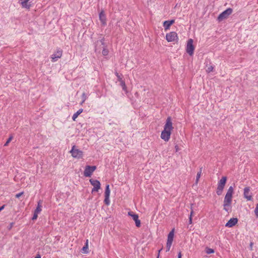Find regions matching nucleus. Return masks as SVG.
<instances>
[{
  "label": "nucleus",
  "instance_id": "obj_21",
  "mask_svg": "<svg viewBox=\"0 0 258 258\" xmlns=\"http://www.w3.org/2000/svg\"><path fill=\"white\" fill-rule=\"evenodd\" d=\"M88 240H87L85 245L82 248V251L83 253H87L88 252Z\"/></svg>",
  "mask_w": 258,
  "mask_h": 258
},
{
  "label": "nucleus",
  "instance_id": "obj_9",
  "mask_svg": "<svg viewBox=\"0 0 258 258\" xmlns=\"http://www.w3.org/2000/svg\"><path fill=\"white\" fill-rule=\"evenodd\" d=\"M89 181L91 184L93 186V188H92L91 191L92 193L98 191L101 186L100 182L98 180L94 179L92 178L90 179Z\"/></svg>",
  "mask_w": 258,
  "mask_h": 258
},
{
  "label": "nucleus",
  "instance_id": "obj_29",
  "mask_svg": "<svg viewBox=\"0 0 258 258\" xmlns=\"http://www.w3.org/2000/svg\"><path fill=\"white\" fill-rule=\"evenodd\" d=\"M13 138V137L12 136H11L9 139L7 140V142H6V143L5 144L4 146H7L8 145V144H9V143L12 140Z\"/></svg>",
  "mask_w": 258,
  "mask_h": 258
},
{
  "label": "nucleus",
  "instance_id": "obj_19",
  "mask_svg": "<svg viewBox=\"0 0 258 258\" xmlns=\"http://www.w3.org/2000/svg\"><path fill=\"white\" fill-rule=\"evenodd\" d=\"M83 109L81 108L79 109L76 113H75L72 116L73 120L75 121L78 116L83 112Z\"/></svg>",
  "mask_w": 258,
  "mask_h": 258
},
{
  "label": "nucleus",
  "instance_id": "obj_2",
  "mask_svg": "<svg viewBox=\"0 0 258 258\" xmlns=\"http://www.w3.org/2000/svg\"><path fill=\"white\" fill-rule=\"evenodd\" d=\"M226 176H222L221 179L218 181V186L216 189V193L217 195L220 196L222 195L223 190L226 183Z\"/></svg>",
  "mask_w": 258,
  "mask_h": 258
},
{
  "label": "nucleus",
  "instance_id": "obj_18",
  "mask_svg": "<svg viewBox=\"0 0 258 258\" xmlns=\"http://www.w3.org/2000/svg\"><path fill=\"white\" fill-rule=\"evenodd\" d=\"M99 19L103 25L106 24V17L103 11L99 13Z\"/></svg>",
  "mask_w": 258,
  "mask_h": 258
},
{
  "label": "nucleus",
  "instance_id": "obj_7",
  "mask_svg": "<svg viewBox=\"0 0 258 258\" xmlns=\"http://www.w3.org/2000/svg\"><path fill=\"white\" fill-rule=\"evenodd\" d=\"M193 40L192 39H189L187 42L186 51V52L190 56H192L194 54L195 46L193 45Z\"/></svg>",
  "mask_w": 258,
  "mask_h": 258
},
{
  "label": "nucleus",
  "instance_id": "obj_20",
  "mask_svg": "<svg viewBox=\"0 0 258 258\" xmlns=\"http://www.w3.org/2000/svg\"><path fill=\"white\" fill-rule=\"evenodd\" d=\"M116 76L117 77V78L118 79V80L120 81V85L121 86L122 89L124 90H125L126 87H125V83L123 81H121V79L120 76L118 75V73H116Z\"/></svg>",
  "mask_w": 258,
  "mask_h": 258
},
{
  "label": "nucleus",
  "instance_id": "obj_1",
  "mask_svg": "<svg viewBox=\"0 0 258 258\" xmlns=\"http://www.w3.org/2000/svg\"><path fill=\"white\" fill-rule=\"evenodd\" d=\"M173 128L171 118L170 116H168L166 119L164 130L161 132V138L166 142L168 141L170 139L171 131L173 130Z\"/></svg>",
  "mask_w": 258,
  "mask_h": 258
},
{
  "label": "nucleus",
  "instance_id": "obj_12",
  "mask_svg": "<svg viewBox=\"0 0 258 258\" xmlns=\"http://www.w3.org/2000/svg\"><path fill=\"white\" fill-rule=\"evenodd\" d=\"M62 51L61 49H57L53 54L51 55V61L55 62L62 56Z\"/></svg>",
  "mask_w": 258,
  "mask_h": 258
},
{
  "label": "nucleus",
  "instance_id": "obj_30",
  "mask_svg": "<svg viewBox=\"0 0 258 258\" xmlns=\"http://www.w3.org/2000/svg\"><path fill=\"white\" fill-rule=\"evenodd\" d=\"M213 69H214V67L213 66H210V67H209L207 68V69L206 70V72L208 73H210L213 71Z\"/></svg>",
  "mask_w": 258,
  "mask_h": 258
},
{
  "label": "nucleus",
  "instance_id": "obj_8",
  "mask_svg": "<svg viewBox=\"0 0 258 258\" xmlns=\"http://www.w3.org/2000/svg\"><path fill=\"white\" fill-rule=\"evenodd\" d=\"M166 39L168 42H177L178 37L177 34L175 32H170L166 34Z\"/></svg>",
  "mask_w": 258,
  "mask_h": 258
},
{
  "label": "nucleus",
  "instance_id": "obj_36",
  "mask_svg": "<svg viewBox=\"0 0 258 258\" xmlns=\"http://www.w3.org/2000/svg\"><path fill=\"white\" fill-rule=\"evenodd\" d=\"M4 207L5 205H3L1 207H0V212L4 209Z\"/></svg>",
  "mask_w": 258,
  "mask_h": 258
},
{
  "label": "nucleus",
  "instance_id": "obj_6",
  "mask_svg": "<svg viewBox=\"0 0 258 258\" xmlns=\"http://www.w3.org/2000/svg\"><path fill=\"white\" fill-rule=\"evenodd\" d=\"M70 153L72 154V156L74 158L80 159L83 157V152L78 149L76 148V146L74 145L72 147Z\"/></svg>",
  "mask_w": 258,
  "mask_h": 258
},
{
  "label": "nucleus",
  "instance_id": "obj_16",
  "mask_svg": "<svg viewBox=\"0 0 258 258\" xmlns=\"http://www.w3.org/2000/svg\"><path fill=\"white\" fill-rule=\"evenodd\" d=\"M174 20H170L164 21L163 22V27L165 30L169 29L170 27L174 23Z\"/></svg>",
  "mask_w": 258,
  "mask_h": 258
},
{
  "label": "nucleus",
  "instance_id": "obj_10",
  "mask_svg": "<svg viewBox=\"0 0 258 258\" xmlns=\"http://www.w3.org/2000/svg\"><path fill=\"white\" fill-rule=\"evenodd\" d=\"M96 169V167L95 166H86L84 171V175L85 177H90Z\"/></svg>",
  "mask_w": 258,
  "mask_h": 258
},
{
  "label": "nucleus",
  "instance_id": "obj_37",
  "mask_svg": "<svg viewBox=\"0 0 258 258\" xmlns=\"http://www.w3.org/2000/svg\"><path fill=\"white\" fill-rule=\"evenodd\" d=\"M193 214H194V211H193V210H191V211L190 212V215H189V216H191V218L193 215Z\"/></svg>",
  "mask_w": 258,
  "mask_h": 258
},
{
  "label": "nucleus",
  "instance_id": "obj_40",
  "mask_svg": "<svg viewBox=\"0 0 258 258\" xmlns=\"http://www.w3.org/2000/svg\"><path fill=\"white\" fill-rule=\"evenodd\" d=\"M127 215L129 216V212H127Z\"/></svg>",
  "mask_w": 258,
  "mask_h": 258
},
{
  "label": "nucleus",
  "instance_id": "obj_33",
  "mask_svg": "<svg viewBox=\"0 0 258 258\" xmlns=\"http://www.w3.org/2000/svg\"><path fill=\"white\" fill-rule=\"evenodd\" d=\"M188 222H189V224H192V218L191 217V216H189V220H188Z\"/></svg>",
  "mask_w": 258,
  "mask_h": 258
},
{
  "label": "nucleus",
  "instance_id": "obj_15",
  "mask_svg": "<svg viewBox=\"0 0 258 258\" xmlns=\"http://www.w3.org/2000/svg\"><path fill=\"white\" fill-rule=\"evenodd\" d=\"M237 222L238 219L237 218H232L226 223L225 226L231 228L235 226Z\"/></svg>",
  "mask_w": 258,
  "mask_h": 258
},
{
  "label": "nucleus",
  "instance_id": "obj_32",
  "mask_svg": "<svg viewBox=\"0 0 258 258\" xmlns=\"http://www.w3.org/2000/svg\"><path fill=\"white\" fill-rule=\"evenodd\" d=\"M23 194V192H20V193H18L16 195V197L17 198H19Z\"/></svg>",
  "mask_w": 258,
  "mask_h": 258
},
{
  "label": "nucleus",
  "instance_id": "obj_34",
  "mask_svg": "<svg viewBox=\"0 0 258 258\" xmlns=\"http://www.w3.org/2000/svg\"><path fill=\"white\" fill-rule=\"evenodd\" d=\"M181 251H179L178 253V258H181Z\"/></svg>",
  "mask_w": 258,
  "mask_h": 258
},
{
  "label": "nucleus",
  "instance_id": "obj_39",
  "mask_svg": "<svg viewBox=\"0 0 258 258\" xmlns=\"http://www.w3.org/2000/svg\"><path fill=\"white\" fill-rule=\"evenodd\" d=\"M35 258H41V256L39 254H37Z\"/></svg>",
  "mask_w": 258,
  "mask_h": 258
},
{
  "label": "nucleus",
  "instance_id": "obj_28",
  "mask_svg": "<svg viewBox=\"0 0 258 258\" xmlns=\"http://www.w3.org/2000/svg\"><path fill=\"white\" fill-rule=\"evenodd\" d=\"M171 245H172V243L167 242V243H166V251H168L170 250V249L171 248Z\"/></svg>",
  "mask_w": 258,
  "mask_h": 258
},
{
  "label": "nucleus",
  "instance_id": "obj_24",
  "mask_svg": "<svg viewBox=\"0 0 258 258\" xmlns=\"http://www.w3.org/2000/svg\"><path fill=\"white\" fill-rule=\"evenodd\" d=\"M202 171V167L200 168V171L197 173V176H196V183H198L199 181V180L201 176Z\"/></svg>",
  "mask_w": 258,
  "mask_h": 258
},
{
  "label": "nucleus",
  "instance_id": "obj_14",
  "mask_svg": "<svg viewBox=\"0 0 258 258\" xmlns=\"http://www.w3.org/2000/svg\"><path fill=\"white\" fill-rule=\"evenodd\" d=\"M244 197L248 201H251L252 199L251 193L250 192V187H245L244 188Z\"/></svg>",
  "mask_w": 258,
  "mask_h": 258
},
{
  "label": "nucleus",
  "instance_id": "obj_3",
  "mask_svg": "<svg viewBox=\"0 0 258 258\" xmlns=\"http://www.w3.org/2000/svg\"><path fill=\"white\" fill-rule=\"evenodd\" d=\"M234 192L233 187L232 186H230L226 192V194L225 196L224 199V203H225V205H228V204H231L232 203V195Z\"/></svg>",
  "mask_w": 258,
  "mask_h": 258
},
{
  "label": "nucleus",
  "instance_id": "obj_11",
  "mask_svg": "<svg viewBox=\"0 0 258 258\" xmlns=\"http://www.w3.org/2000/svg\"><path fill=\"white\" fill-rule=\"evenodd\" d=\"M130 217H132L133 219L135 222L136 226L139 228L141 226V220L139 219L138 214L134 213L133 212H130Z\"/></svg>",
  "mask_w": 258,
  "mask_h": 258
},
{
  "label": "nucleus",
  "instance_id": "obj_5",
  "mask_svg": "<svg viewBox=\"0 0 258 258\" xmlns=\"http://www.w3.org/2000/svg\"><path fill=\"white\" fill-rule=\"evenodd\" d=\"M96 43V45L95 46V51L96 52H97V51L100 52V49L97 47V45L100 44L101 45H103V49L102 50V54L104 56L107 55L108 54V49H107L105 48V43H104V38L101 39V40L97 41Z\"/></svg>",
  "mask_w": 258,
  "mask_h": 258
},
{
  "label": "nucleus",
  "instance_id": "obj_13",
  "mask_svg": "<svg viewBox=\"0 0 258 258\" xmlns=\"http://www.w3.org/2000/svg\"><path fill=\"white\" fill-rule=\"evenodd\" d=\"M41 202L40 201L38 202V205L36 209L34 211L33 216L32 218V220H35L38 217V215L40 213L42 210Z\"/></svg>",
  "mask_w": 258,
  "mask_h": 258
},
{
  "label": "nucleus",
  "instance_id": "obj_35",
  "mask_svg": "<svg viewBox=\"0 0 258 258\" xmlns=\"http://www.w3.org/2000/svg\"><path fill=\"white\" fill-rule=\"evenodd\" d=\"M162 250V248H161L160 249H159L158 250V255H157V258H159V254H160V251Z\"/></svg>",
  "mask_w": 258,
  "mask_h": 258
},
{
  "label": "nucleus",
  "instance_id": "obj_4",
  "mask_svg": "<svg viewBox=\"0 0 258 258\" xmlns=\"http://www.w3.org/2000/svg\"><path fill=\"white\" fill-rule=\"evenodd\" d=\"M233 10L231 8H228L226 10L222 12L218 17L217 20L219 22H221L223 20L227 18L228 16L232 14Z\"/></svg>",
  "mask_w": 258,
  "mask_h": 258
},
{
  "label": "nucleus",
  "instance_id": "obj_31",
  "mask_svg": "<svg viewBox=\"0 0 258 258\" xmlns=\"http://www.w3.org/2000/svg\"><path fill=\"white\" fill-rule=\"evenodd\" d=\"M254 213L256 217H258V203L256 205V207L254 209Z\"/></svg>",
  "mask_w": 258,
  "mask_h": 258
},
{
  "label": "nucleus",
  "instance_id": "obj_26",
  "mask_svg": "<svg viewBox=\"0 0 258 258\" xmlns=\"http://www.w3.org/2000/svg\"><path fill=\"white\" fill-rule=\"evenodd\" d=\"M109 196H105V199L104 202L105 204L107 206L110 204Z\"/></svg>",
  "mask_w": 258,
  "mask_h": 258
},
{
  "label": "nucleus",
  "instance_id": "obj_17",
  "mask_svg": "<svg viewBox=\"0 0 258 258\" xmlns=\"http://www.w3.org/2000/svg\"><path fill=\"white\" fill-rule=\"evenodd\" d=\"M174 229H172L171 231H170L167 237V241L168 242H170L172 243V242L173 241V238H174Z\"/></svg>",
  "mask_w": 258,
  "mask_h": 258
},
{
  "label": "nucleus",
  "instance_id": "obj_22",
  "mask_svg": "<svg viewBox=\"0 0 258 258\" xmlns=\"http://www.w3.org/2000/svg\"><path fill=\"white\" fill-rule=\"evenodd\" d=\"M88 98V96L87 95V94L84 92L82 95V102L80 103V104L82 105L84 102L86 100V99H87Z\"/></svg>",
  "mask_w": 258,
  "mask_h": 258
},
{
  "label": "nucleus",
  "instance_id": "obj_27",
  "mask_svg": "<svg viewBox=\"0 0 258 258\" xmlns=\"http://www.w3.org/2000/svg\"><path fill=\"white\" fill-rule=\"evenodd\" d=\"M230 206H231V204H228V205H227L225 206V203H223V207H224L223 209L227 212L229 213V212H230L229 207H230Z\"/></svg>",
  "mask_w": 258,
  "mask_h": 258
},
{
  "label": "nucleus",
  "instance_id": "obj_25",
  "mask_svg": "<svg viewBox=\"0 0 258 258\" xmlns=\"http://www.w3.org/2000/svg\"><path fill=\"white\" fill-rule=\"evenodd\" d=\"M205 251L207 254H211L214 252V250L212 248L207 247L205 249Z\"/></svg>",
  "mask_w": 258,
  "mask_h": 258
},
{
  "label": "nucleus",
  "instance_id": "obj_38",
  "mask_svg": "<svg viewBox=\"0 0 258 258\" xmlns=\"http://www.w3.org/2000/svg\"><path fill=\"white\" fill-rule=\"evenodd\" d=\"M175 148L176 152H177L178 150V146L176 145Z\"/></svg>",
  "mask_w": 258,
  "mask_h": 258
},
{
  "label": "nucleus",
  "instance_id": "obj_23",
  "mask_svg": "<svg viewBox=\"0 0 258 258\" xmlns=\"http://www.w3.org/2000/svg\"><path fill=\"white\" fill-rule=\"evenodd\" d=\"M110 190L109 189V185L107 184L105 187V196H110Z\"/></svg>",
  "mask_w": 258,
  "mask_h": 258
}]
</instances>
